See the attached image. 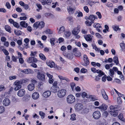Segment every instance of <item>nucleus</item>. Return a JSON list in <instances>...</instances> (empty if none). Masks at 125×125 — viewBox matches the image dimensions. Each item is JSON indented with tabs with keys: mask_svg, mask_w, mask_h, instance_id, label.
<instances>
[{
	"mask_svg": "<svg viewBox=\"0 0 125 125\" xmlns=\"http://www.w3.org/2000/svg\"><path fill=\"white\" fill-rule=\"evenodd\" d=\"M87 19L90 21H91L90 22L88 20H87L85 22V23L87 26H90L92 23H94V20L95 19H98V17L96 16L91 15Z\"/></svg>",
	"mask_w": 125,
	"mask_h": 125,
	"instance_id": "obj_1",
	"label": "nucleus"
},
{
	"mask_svg": "<svg viewBox=\"0 0 125 125\" xmlns=\"http://www.w3.org/2000/svg\"><path fill=\"white\" fill-rule=\"evenodd\" d=\"M45 24L43 21L39 22V21L35 22L33 25L34 27L36 29L38 28H43L45 26Z\"/></svg>",
	"mask_w": 125,
	"mask_h": 125,
	"instance_id": "obj_2",
	"label": "nucleus"
},
{
	"mask_svg": "<svg viewBox=\"0 0 125 125\" xmlns=\"http://www.w3.org/2000/svg\"><path fill=\"white\" fill-rule=\"evenodd\" d=\"M66 100L68 103L72 104L74 103L75 101V97L73 95L70 94L68 96Z\"/></svg>",
	"mask_w": 125,
	"mask_h": 125,
	"instance_id": "obj_3",
	"label": "nucleus"
},
{
	"mask_svg": "<svg viewBox=\"0 0 125 125\" xmlns=\"http://www.w3.org/2000/svg\"><path fill=\"white\" fill-rule=\"evenodd\" d=\"M66 91L65 89H62L58 92L57 95L60 98H62L64 97L66 94Z\"/></svg>",
	"mask_w": 125,
	"mask_h": 125,
	"instance_id": "obj_4",
	"label": "nucleus"
},
{
	"mask_svg": "<svg viewBox=\"0 0 125 125\" xmlns=\"http://www.w3.org/2000/svg\"><path fill=\"white\" fill-rule=\"evenodd\" d=\"M83 60L84 62H82L81 64L85 66H86L88 65L90 63V62L89 59L86 55L84 54L83 55Z\"/></svg>",
	"mask_w": 125,
	"mask_h": 125,
	"instance_id": "obj_5",
	"label": "nucleus"
},
{
	"mask_svg": "<svg viewBox=\"0 0 125 125\" xmlns=\"http://www.w3.org/2000/svg\"><path fill=\"white\" fill-rule=\"evenodd\" d=\"M93 118L95 119H99L101 116V114L100 112L99 111H96L94 112L93 114Z\"/></svg>",
	"mask_w": 125,
	"mask_h": 125,
	"instance_id": "obj_6",
	"label": "nucleus"
},
{
	"mask_svg": "<svg viewBox=\"0 0 125 125\" xmlns=\"http://www.w3.org/2000/svg\"><path fill=\"white\" fill-rule=\"evenodd\" d=\"M37 77L39 80L41 81H44L45 80V76L44 73H40L39 71L37 73Z\"/></svg>",
	"mask_w": 125,
	"mask_h": 125,
	"instance_id": "obj_7",
	"label": "nucleus"
},
{
	"mask_svg": "<svg viewBox=\"0 0 125 125\" xmlns=\"http://www.w3.org/2000/svg\"><path fill=\"white\" fill-rule=\"evenodd\" d=\"M26 61L29 63H36L38 62V60L37 58L34 57H29L26 59Z\"/></svg>",
	"mask_w": 125,
	"mask_h": 125,
	"instance_id": "obj_8",
	"label": "nucleus"
},
{
	"mask_svg": "<svg viewBox=\"0 0 125 125\" xmlns=\"http://www.w3.org/2000/svg\"><path fill=\"white\" fill-rule=\"evenodd\" d=\"M14 84L15 86L14 88L15 91H17L19 90L21 87V85L20 84L19 80H16L14 82Z\"/></svg>",
	"mask_w": 125,
	"mask_h": 125,
	"instance_id": "obj_9",
	"label": "nucleus"
},
{
	"mask_svg": "<svg viewBox=\"0 0 125 125\" xmlns=\"http://www.w3.org/2000/svg\"><path fill=\"white\" fill-rule=\"evenodd\" d=\"M107 108V105L104 104H103L101 105L99 107H96L95 108H98L101 111H104L106 110Z\"/></svg>",
	"mask_w": 125,
	"mask_h": 125,
	"instance_id": "obj_10",
	"label": "nucleus"
},
{
	"mask_svg": "<svg viewBox=\"0 0 125 125\" xmlns=\"http://www.w3.org/2000/svg\"><path fill=\"white\" fill-rule=\"evenodd\" d=\"M40 1L43 5H49L51 4L52 1V0H38Z\"/></svg>",
	"mask_w": 125,
	"mask_h": 125,
	"instance_id": "obj_11",
	"label": "nucleus"
},
{
	"mask_svg": "<svg viewBox=\"0 0 125 125\" xmlns=\"http://www.w3.org/2000/svg\"><path fill=\"white\" fill-rule=\"evenodd\" d=\"M93 27L94 28H96V30L98 32H99L101 31L100 28H101L102 27L100 24L97 23H94V24Z\"/></svg>",
	"mask_w": 125,
	"mask_h": 125,
	"instance_id": "obj_12",
	"label": "nucleus"
},
{
	"mask_svg": "<svg viewBox=\"0 0 125 125\" xmlns=\"http://www.w3.org/2000/svg\"><path fill=\"white\" fill-rule=\"evenodd\" d=\"M83 105L81 103H77L75 106V109L77 111H79L82 110L83 107Z\"/></svg>",
	"mask_w": 125,
	"mask_h": 125,
	"instance_id": "obj_13",
	"label": "nucleus"
},
{
	"mask_svg": "<svg viewBox=\"0 0 125 125\" xmlns=\"http://www.w3.org/2000/svg\"><path fill=\"white\" fill-rule=\"evenodd\" d=\"M67 10L69 13L70 14L73 13L75 10V8H72L71 6H68L67 8Z\"/></svg>",
	"mask_w": 125,
	"mask_h": 125,
	"instance_id": "obj_14",
	"label": "nucleus"
},
{
	"mask_svg": "<svg viewBox=\"0 0 125 125\" xmlns=\"http://www.w3.org/2000/svg\"><path fill=\"white\" fill-rule=\"evenodd\" d=\"M63 55L65 57L70 60L72 59L73 57V55L71 53H63Z\"/></svg>",
	"mask_w": 125,
	"mask_h": 125,
	"instance_id": "obj_15",
	"label": "nucleus"
},
{
	"mask_svg": "<svg viewBox=\"0 0 125 125\" xmlns=\"http://www.w3.org/2000/svg\"><path fill=\"white\" fill-rule=\"evenodd\" d=\"M25 94V91L23 89H21L17 93L18 95L20 97L23 96Z\"/></svg>",
	"mask_w": 125,
	"mask_h": 125,
	"instance_id": "obj_16",
	"label": "nucleus"
},
{
	"mask_svg": "<svg viewBox=\"0 0 125 125\" xmlns=\"http://www.w3.org/2000/svg\"><path fill=\"white\" fill-rule=\"evenodd\" d=\"M80 29L78 27L74 28L72 31V33L74 35H77L79 33Z\"/></svg>",
	"mask_w": 125,
	"mask_h": 125,
	"instance_id": "obj_17",
	"label": "nucleus"
},
{
	"mask_svg": "<svg viewBox=\"0 0 125 125\" xmlns=\"http://www.w3.org/2000/svg\"><path fill=\"white\" fill-rule=\"evenodd\" d=\"M10 101L8 98L5 99L3 101L4 105L5 106H7L9 105L10 104Z\"/></svg>",
	"mask_w": 125,
	"mask_h": 125,
	"instance_id": "obj_18",
	"label": "nucleus"
},
{
	"mask_svg": "<svg viewBox=\"0 0 125 125\" xmlns=\"http://www.w3.org/2000/svg\"><path fill=\"white\" fill-rule=\"evenodd\" d=\"M21 72L26 74H31L33 73V71L30 69H24L21 71Z\"/></svg>",
	"mask_w": 125,
	"mask_h": 125,
	"instance_id": "obj_19",
	"label": "nucleus"
},
{
	"mask_svg": "<svg viewBox=\"0 0 125 125\" xmlns=\"http://www.w3.org/2000/svg\"><path fill=\"white\" fill-rule=\"evenodd\" d=\"M101 94L103 96V97L104 99L105 100H107L108 99V97L106 94L104 90L102 89L101 90Z\"/></svg>",
	"mask_w": 125,
	"mask_h": 125,
	"instance_id": "obj_20",
	"label": "nucleus"
},
{
	"mask_svg": "<svg viewBox=\"0 0 125 125\" xmlns=\"http://www.w3.org/2000/svg\"><path fill=\"white\" fill-rule=\"evenodd\" d=\"M83 36L84 38L87 41H91L92 40V38L90 34H89L86 35H84Z\"/></svg>",
	"mask_w": 125,
	"mask_h": 125,
	"instance_id": "obj_21",
	"label": "nucleus"
},
{
	"mask_svg": "<svg viewBox=\"0 0 125 125\" xmlns=\"http://www.w3.org/2000/svg\"><path fill=\"white\" fill-rule=\"evenodd\" d=\"M51 92L50 91H47L44 92L43 94V96L45 98L49 97L51 95Z\"/></svg>",
	"mask_w": 125,
	"mask_h": 125,
	"instance_id": "obj_22",
	"label": "nucleus"
},
{
	"mask_svg": "<svg viewBox=\"0 0 125 125\" xmlns=\"http://www.w3.org/2000/svg\"><path fill=\"white\" fill-rule=\"evenodd\" d=\"M110 114L113 116L115 117L117 116L118 114V111L117 110H111L110 111Z\"/></svg>",
	"mask_w": 125,
	"mask_h": 125,
	"instance_id": "obj_23",
	"label": "nucleus"
},
{
	"mask_svg": "<svg viewBox=\"0 0 125 125\" xmlns=\"http://www.w3.org/2000/svg\"><path fill=\"white\" fill-rule=\"evenodd\" d=\"M32 97L34 99H37L39 96V95L38 93L35 92L32 95Z\"/></svg>",
	"mask_w": 125,
	"mask_h": 125,
	"instance_id": "obj_24",
	"label": "nucleus"
},
{
	"mask_svg": "<svg viewBox=\"0 0 125 125\" xmlns=\"http://www.w3.org/2000/svg\"><path fill=\"white\" fill-rule=\"evenodd\" d=\"M34 88V85L33 84H29L28 86V88L29 91H32Z\"/></svg>",
	"mask_w": 125,
	"mask_h": 125,
	"instance_id": "obj_25",
	"label": "nucleus"
},
{
	"mask_svg": "<svg viewBox=\"0 0 125 125\" xmlns=\"http://www.w3.org/2000/svg\"><path fill=\"white\" fill-rule=\"evenodd\" d=\"M59 89V88L58 86H54L51 87V90L52 92L55 93L57 92Z\"/></svg>",
	"mask_w": 125,
	"mask_h": 125,
	"instance_id": "obj_26",
	"label": "nucleus"
},
{
	"mask_svg": "<svg viewBox=\"0 0 125 125\" xmlns=\"http://www.w3.org/2000/svg\"><path fill=\"white\" fill-rule=\"evenodd\" d=\"M96 72L97 73L99 74L98 76L99 77H101L103 75H104L105 73L101 70H97Z\"/></svg>",
	"mask_w": 125,
	"mask_h": 125,
	"instance_id": "obj_27",
	"label": "nucleus"
},
{
	"mask_svg": "<svg viewBox=\"0 0 125 125\" xmlns=\"http://www.w3.org/2000/svg\"><path fill=\"white\" fill-rule=\"evenodd\" d=\"M47 65L51 68H52L55 64V63L53 61H49L46 62Z\"/></svg>",
	"mask_w": 125,
	"mask_h": 125,
	"instance_id": "obj_28",
	"label": "nucleus"
},
{
	"mask_svg": "<svg viewBox=\"0 0 125 125\" xmlns=\"http://www.w3.org/2000/svg\"><path fill=\"white\" fill-rule=\"evenodd\" d=\"M20 25L22 27L26 28L28 26V24L25 21H22L20 23Z\"/></svg>",
	"mask_w": 125,
	"mask_h": 125,
	"instance_id": "obj_29",
	"label": "nucleus"
},
{
	"mask_svg": "<svg viewBox=\"0 0 125 125\" xmlns=\"http://www.w3.org/2000/svg\"><path fill=\"white\" fill-rule=\"evenodd\" d=\"M113 61L116 65H117L119 63L118 59L117 56H114L113 59Z\"/></svg>",
	"mask_w": 125,
	"mask_h": 125,
	"instance_id": "obj_30",
	"label": "nucleus"
},
{
	"mask_svg": "<svg viewBox=\"0 0 125 125\" xmlns=\"http://www.w3.org/2000/svg\"><path fill=\"white\" fill-rule=\"evenodd\" d=\"M112 27L114 30L116 31L118 30H121V29L119 27V26L116 25H113Z\"/></svg>",
	"mask_w": 125,
	"mask_h": 125,
	"instance_id": "obj_31",
	"label": "nucleus"
},
{
	"mask_svg": "<svg viewBox=\"0 0 125 125\" xmlns=\"http://www.w3.org/2000/svg\"><path fill=\"white\" fill-rule=\"evenodd\" d=\"M89 98H90L93 101L97 100L98 99L97 97L95 95H90Z\"/></svg>",
	"mask_w": 125,
	"mask_h": 125,
	"instance_id": "obj_32",
	"label": "nucleus"
},
{
	"mask_svg": "<svg viewBox=\"0 0 125 125\" xmlns=\"http://www.w3.org/2000/svg\"><path fill=\"white\" fill-rule=\"evenodd\" d=\"M5 29L6 31L10 33L11 32V28L10 26L8 25H6L5 26Z\"/></svg>",
	"mask_w": 125,
	"mask_h": 125,
	"instance_id": "obj_33",
	"label": "nucleus"
},
{
	"mask_svg": "<svg viewBox=\"0 0 125 125\" xmlns=\"http://www.w3.org/2000/svg\"><path fill=\"white\" fill-rule=\"evenodd\" d=\"M39 56L40 58L43 60L45 61L46 59L45 56L42 53H40L39 55Z\"/></svg>",
	"mask_w": 125,
	"mask_h": 125,
	"instance_id": "obj_34",
	"label": "nucleus"
},
{
	"mask_svg": "<svg viewBox=\"0 0 125 125\" xmlns=\"http://www.w3.org/2000/svg\"><path fill=\"white\" fill-rule=\"evenodd\" d=\"M55 41V39L54 38H52L50 39V42L52 45L53 46L54 45V42Z\"/></svg>",
	"mask_w": 125,
	"mask_h": 125,
	"instance_id": "obj_35",
	"label": "nucleus"
},
{
	"mask_svg": "<svg viewBox=\"0 0 125 125\" xmlns=\"http://www.w3.org/2000/svg\"><path fill=\"white\" fill-rule=\"evenodd\" d=\"M118 117L120 120L122 121H124V120H125L124 118L123 114L122 113H121L119 115Z\"/></svg>",
	"mask_w": 125,
	"mask_h": 125,
	"instance_id": "obj_36",
	"label": "nucleus"
},
{
	"mask_svg": "<svg viewBox=\"0 0 125 125\" xmlns=\"http://www.w3.org/2000/svg\"><path fill=\"white\" fill-rule=\"evenodd\" d=\"M73 54L75 56L78 57H80L81 55V52L78 51L76 52Z\"/></svg>",
	"mask_w": 125,
	"mask_h": 125,
	"instance_id": "obj_37",
	"label": "nucleus"
},
{
	"mask_svg": "<svg viewBox=\"0 0 125 125\" xmlns=\"http://www.w3.org/2000/svg\"><path fill=\"white\" fill-rule=\"evenodd\" d=\"M65 31V29L64 27L63 26L61 27L59 30V32L60 33L64 32Z\"/></svg>",
	"mask_w": 125,
	"mask_h": 125,
	"instance_id": "obj_38",
	"label": "nucleus"
},
{
	"mask_svg": "<svg viewBox=\"0 0 125 125\" xmlns=\"http://www.w3.org/2000/svg\"><path fill=\"white\" fill-rule=\"evenodd\" d=\"M64 32V34L66 37H69L71 35V33L69 30L65 31Z\"/></svg>",
	"mask_w": 125,
	"mask_h": 125,
	"instance_id": "obj_39",
	"label": "nucleus"
},
{
	"mask_svg": "<svg viewBox=\"0 0 125 125\" xmlns=\"http://www.w3.org/2000/svg\"><path fill=\"white\" fill-rule=\"evenodd\" d=\"M37 53V52L36 51H31L30 54L31 56L32 57H35L36 56V55Z\"/></svg>",
	"mask_w": 125,
	"mask_h": 125,
	"instance_id": "obj_40",
	"label": "nucleus"
},
{
	"mask_svg": "<svg viewBox=\"0 0 125 125\" xmlns=\"http://www.w3.org/2000/svg\"><path fill=\"white\" fill-rule=\"evenodd\" d=\"M120 45L122 50H125V43H120Z\"/></svg>",
	"mask_w": 125,
	"mask_h": 125,
	"instance_id": "obj_41",
	"label": "nucleus"
},
{
	"mask_svg": "<svg viewBox=\"0 0 125 125\" xmlns=\"http://www.w3.org/2000/svg\"><path fill=\"white\" fill-rule=\"evenodd\" d=\"M18 58V57L17 56L15 57L13 55L12 56L11 59L12 61L15 62H17V60Z\"/></svg>",
	"mask_w": 125,
	"mask_h": 125,
	"instance_id": "obj_42",
	"label": "nucleus"
},
{
	"mask_svg": "<svg viewBox=\"0 0 125 125\" xmlns=\"http://www.w3.org/2000/svg\"><path fill=\"white\" fill-rule=\"evenodd\" d=\"M14 26L16 27L17 29L19 28L20 27V26L19 24L16 22H14L13 24Z\"/></svg>",
	"mask_w": 125,
	"mask_h": 125,
	"instance_id": "obj_43",
	"label": "nucleus"
},
{
	"mask_svg": "<svg viewBox=\"0 0 125 125\" xmlns=\"http://www.w3.org/2000/svg\"><path fill=\"white\" fill-rule=\"evenodd\" d=\"M67 19L70 23H73V17H69L67 18Z\"/></svg>",
	"mask_w": 125,
	"mask_h": 125,
	"instance_id": "obj_44",
	"label": "nucleus"
},
{
	"mask_svg": "<svg viewBox=\"0 0 125 125\" xmlns=\"http://www.w3.org/2000/svg\"><path fill=\"white\" fill-rule=\"evenodd\" d=\"M39 114L41 116V118L42 119L45 116V114L42 111H40L39 112Z\"/></svg>",
	"mask_w": 125,
	"mask_h": 125,
	"instance_id": "obj_45",
	"label": "nucleus"
},
{
	"mask_svg": "<svg viewBox=\"0 0 125 125\" xmlns=\"http://www.w3.org/2000/svg\"><path fill=\"white\" fill-rule=\"evenodd\" d=\"M76 115L75 114H73L71 115L70 119L71 120L73 121L76 120L75 116Z\"/></svg>",
	"mask_w": 125,
	"mask_h": 125,
	"instance_id": "obj_46",
	"label": "nucleus"
},
{
	"mask_svg": "<svg viewBox=\"0 0 125 125\" xmlns=\"http://www.w3.org/2000/svg\"><path fill=\"white\" fill-rule=\"evenodd\" d=\"M81 96L83 98H84L85 97L87 98H88V96L87 94L85 92H83L82 93Z\"/></svg>",
	"mask_w": 125,
	"mask_h": 125,
	"instance_id": "obj_47",
	"label": "nucleus"
},
{
	"mask_svg": "<svg viewBox=\"0 0 125 125\" xmlns=\"http://www.w3.org/2000/svg\"><path fill=\"white\" fill-rule=\"evenodd\" d=\"M71 87L72 91H73L74 90V87L75 86V83L74 82H72L70 84Z\"/></svg>",
	"mask_w": 125,
	"mask_h": 125,
	"instance_id": "obj_48",
	"label": "nucleus"
},
{
	"mask_svg": "<svg viewBox=\"0 0 125 125\" xmlns=\"http://www.w3.org/2000/svg\"><path fill=\"white\" fill-rule=\"evenodd\" d=\"M2 51L5 55H9V52L6 49H3Z\"/></svg>",
	"mask_w": 125,
	"mask_h": 125,
	"instance_id": "obj_49",
	"label": "nucleus"
},
{
	"mask_svg": "<svg viewBox=\"0 0 125 125\" xmlns=\"http://www.w3.org/2000/svg\"><path fill=\"white\" fill-rule=\"evenodd\" d=\"M5 109L4 107L3 106H0V113H3L5 111Z\"/></svg>",
	"mask_w": 125,
	"mask_h": 125,
	"instance_id": "obj_50",
	"label": "nucleus"
},
{
	"mask_svg": "<svg viewBox=\"0 0 125 125\" xmlns=\"http://www.w3.org/2000/svg\"><path fill=\"white\" fill-rule=\"evenodd\" d=\"M43 83L42 82H40L38 83V87L39 88L41 89L42 87Z\"/></svg>",
	"mask_w": 125,
	"mask_h": 125,
	"instance_id": "obj_51",
	"label": "nucleus"
},
{
	"mask_svg": "<svg viewBox=\"0 0 125 125\" xmlns=\"http://www.w3.org/2000/svg\"><path fill=\"white\" fill-rule=\"evenodd\" d=\"M110 74V75L112 77L113 76V75L115 73L113 69H110L109 70Z\"/></svg>",
	"mask_w": 125,
	"mask_h": 125,
	"instance_id": "obj_52",
	"label": "nucleus"
},
{
	"mask_svg": "<svg viewBox=\"0 0 125 125\" xmlns=\"http://www.w3.org/2000/svg\"><path fill=\"white\" fill-rule=\"evenodd\" d=\"M21 31L20 30H17V31L15 30L14 32L16 35L17 36H19L21 34L20 33Z\"/></svg>",
	"mask_w": 125,
	"mask_h": 125,
	"instance_id": "obj_53",
	"label": "nucleus"
},
{
	"mask_svg": "<svg viewBox=\"0 0 125 125\" xmlns=\"http://www.w3.org/2000/svg\"><path fill=\"white\" fill-rule=\"evenodd\" d=\"M117 102L119 104H121L122 103V101L121 98L120 97H117Z\"/></svg>",
	"mask_w": 125,
	"mask_h": 125,
	"instance_id": "obj_54",
	"label": "nucleus"
},
{
	"mask_svg": "<svg viewBox=\"0 0 125 125\" xmlns=\"http://www.w3.org/2000/svg\"><path fill=\"white\" fill-rule=\"evenodd\" d=\"M96 14L98 16V17L99 19H101L102 18V16L100 12L99 11L97 12Z\"/></svg>",
	"mask_w": 125,
	"mask_h": 125,
	"instance_id": "obj_55",
	"label": "nucleus"
},
{
	"mask_svg": "<svg viewBox=\"0 0 125 125\" xmlns=\"http://www.w3.org/2000/svg\"><path fill=\"white\" fill-rule=\"evenodd\" d=\"M19 60L20 63L21 64H22L23 63L24 61L23 58L20 57L19 58Z\"/></svg>",
	"mask_w": 125,
	"mask_h": 125,
	"instance_id": "obj_56",
	"label": "nucleus"
},
{
	"mask_svg": "<svg viewBox=\"0 0 125 125\" xmlns=\"http://www.w3.org/2000/svg\"><path fill=\"white\" fill-rule=\"evenodd\" d=\"M83 9L87 13H88L89 12V9L88 7L87 6L84 7Z\"/></svg>",
	"mask_w": 125,
	"mask_h": 125,
	"instance_id": "obj_57",
	"label": "nucleus"
},
{
	"mask_svg": "<svg viewBox=\"0 0 125 125\" xmlns=\"http://www.w3.org/2000/svg\"><path fill=\"white\" fill-rule=\"evenodd\" d=\"M87 71V70L84 68H82L80 72L81 73H85Z\"/></svg>",
	"mask_w": 125,
	"mask_h": 125,
	"instance_id": "obj_58",
	"label": "nucleus"
},
{
	"mask_svg": "<svg viewBox=\"0 0 125 125\" xmlns=\"http://www.w3.org/2000/svg\"><path fill=\"white\" fill-rule=\"evenodd\" d=\"M46 33H47L52 34L53 33V32L51 31L50 29H48L46 31Z\"/></svg>",
	"mask_w": 125,
	"mask_h": 125,
	"instance_id": "obj_59",
	"label": "nucleus"
},
{
	"mask_svg": "<svg viewBox=\"0 0 125 125\" xmlns=\"http://www.w3.org/2000/svg\"><path fill=\"white\" fill-rule=\"evenodd\" d=\"M36 5L38 8L40 9L41 10L42 9V6L40 4L37 3L36 4Z\"/></svg>",
	"mask_w": 125,
	"mask_h": 125,
	"instance_id": "obj_60",
	"label": "nucleus"
},
{
	"mask_svg": "<svg viewBox=\"0 0 125 125\" xmlns=\"http://www.w3.org/2000/svg\"><path fill=\"white\" fill-rule=\"evenodd\" d=\"M107 76L106 75H105L104 76L102 77V81L105 82L106 81V79H107Z\"/></svg>",
	"mask_w": 125,
	"mask_h": 125,
	"instance_id": "obj_61",
	"label": "nucleus"
},
{
	"mask_svg": "<svg viewBox=\"0 0 125 125\" xmlns=\"http://www.w3.org/2000/svg\"><path fill=\"white\" fill-rule=\"evenodd\" d=\"M16 78V76H10L9 77V79L10 80H12L13 79H15Z\"/></svg>",
	"mask_w": 125,
	"mask_h": 125,
	"instance_id": "obj_62",
	"label": "nucleus"
},
{
	"mask_svg": "<svg viewBox=\"0 0 125 125\" xmlns=\"http://www.w3.org/2000/svg\"><path fill=\"white\" fill-rule=\"evenodd\" d=\"M16 11L19 12H21L22 11V10L21 8L20 7H18L16 8Z\"/></svg>",
	"mask_w": 125,
	"mask_h": 125,
	"instance_id": "obj_63",
	"label": "nucleus"
},
{
	"mask_svg": "<svg viewBox=\"0 0 125 125\" xmlns=\"http://www.w3.org/2000/svg\"><path fill=\"white\" fill-rule=\"evenodd\" d=\"M95 35L96 37L99 38H102V36L99 33H95Z\"/></svg>",
	"mask_w": 125,
	"mask_h": 125,
	"instance_id": "obj_64",
	"label": "nucleus"
}]
</instances>
